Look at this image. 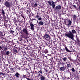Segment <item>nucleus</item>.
Listing matches in <instances>:
<instances>
[{"label":"nucleus","mask_w":80,"mask_h":80,"mask_svg":"<svg viewBox=\"0 0 80 80\" xmlns=\"http://www.w3.org/2000/svg\"><path fill=\"white\" fill-rule=\"evenodd\" d=\"M76 33V31L75 30H72V32L69 31L68 34L65 33V36H66L67 37H68L69 38H71L72 40H74V34Z\"/></svg>","instance_id":"obj_1"},{"label":"nucleus","mask_w":80,"mask_h":80,"mask_svg":"<svg viewBox=\"0 0 80 80\" xmlns=\"http://www.w3.org/2000/svg\"><path fill=\"white\" fill-rule=\"evenodd\" d=\"M48 3H49V5L51 6H52V7L53 8H55V3L54 2L52 1L51 2V1H48Z\"/></svg>","instance_id":"obj_2"},{"label":"nucleus","mask_w":80,"mask_h":80,"mask_svg":"<svg viewBox=\"0 0 80 80\" xmlns=\"http://www.w3.org/2000/svg\"><path fill=\"white\" fill-rule=\"evenodd\" d=\"M4 5L7 8H10V2L7 1L5 2L4 3Z\"/></svg>","instance_id":"obj_3"},{"label":"nucleus","mask_w":80,"mask_h":80,"mask_svg":"<svg viewBox=\"0 0 80 80\" xmlns=\"http://www.w3.org/2000/svg\"><path fill=\"white\" fill-rule=\"evenodd\" d=\"M62 8V6L60 5L57 6L55 8V9L57 11H60Z\"/></svg>","instance_id":"obj_4"},{"label":"nucleus","mask_w":80,"mask_h":80,"mask_svg":"<svg viewBox=\"0 0 80 80\" xmlns=\"http://www.w3.org/2000/svg\"><path fill=\"white\" fill-rule=\"evenodd\" d=\"M44 38L47 41L50 40V36L48 34H45L44 36Z\"/></svg>","instance_id":"obj_5"},{"label":"nucleus","mask_w":80,"mask_h":80,"mask_svg":"<svg viewBox=\"0 0 80 80\" xmlns=\"http://www.w3.org/2000/svg\"><path fill=\"white\" fill-rule=\"evenodd\" d=\"M30 26H31V29L32 30H34V27L33 24H32V22H29Z\"/></svg>","instance_id":"obj_6"},{"label":"nucleus","mask_w":80,"mask_h":80,"mask_svg":"<svg viewBox=\"0 0 80 80\" xmlns=\"http://www.w3.org/2000/svg\"><path fill=\"white\" fill-rule=\"evenodd\" d=\"M22 32L24 33H25L26 35H28V30H27L26 28L23 29L22 30Z\"/></svg>","instance_id":"obj_7"},{"label":"nucleus","mask_w":80,"mask_h":80,"mask_svg":"<svg viewBox=\"0 0 80 80\" xmlns=\"http://www.w3.org/2000/svg\"><path fill=\"white\" fill-rule=\"evenodd\" d=\"M40 78L41 80H45L46 78L45 76H43L42 75H40Z\"/></svg>","instance_id":"obj_8"},{"label":"nucleus","mask_w":80,"mask_h":80,"mask_svg":"<svg viewBox=\"0 0 80 80\" xmlns=\"http://www.w3.org/2000/svg\"><path fill=\"white\" fill-rule=\"evenodd\" d=\"M72 18L73 21H76L77 20V16H76V15H73Z\"/></svg>","instance_id":"obj_9"},{"label":"nucleus","mask_w":80,"mask_h":80,"mask_svg":"<svg viewBox=\"0 0 80 80\" xmlns=\"http://www.w3.org/2000/svg\"><path fill=\"white\" fill-rule=\"evenodd\" d=\"M15 76H16V77L17 78H19L20 74H19V73H18V72L16 73L15 74Z\"/></svg>","instance_id":"obj_10"},{"label":"nucleus","mask_w":80,"mask_h":80,"mask_svg":"<svg viewBox=\"0 0 80 80\" xmlns=\"http://www.w3.org/2000/svg\"><path fill=\"white\" fill-rule=\"evenodd\" d=\"M1 49H2V50H4L5 51H7V48L4 47H2Z\"/></svg>","instance_id":"obj_11"},{"label":"nucleus","mask_w":80,"mask_h":80,"mask_svg":"<svg viewBox=\"0 0 80 80\" xmlns=\"http://www.w3.org/2000/svg\"><path fill=\"white\" fill-rule=\"evenodd\" d=\"M68 26H69V27H70V25H71V23H72V21H71L70 20H68Z\"/></svg>","instance_id":"obj_12"},{"label":"nucleus","mask_w":80,"mask_h":80,"mask_svg":"<svg viewBox=\"0 0 80 80\" xmlns=\"http://www.w3.org/2000/svg\"><path fill=\"white\" fill-rule=\"evenodd\" d=\"M59 70H60V71H64L65 70V68L61 67L60 68Z\"/></svg>","instance_id":"obj_13"},{"label":"nucleus","mask_w":80,"mask_h":80,"mask_svg":"<svg viewBox=\"0 0 80 80\" xmlns=\"http://www.w3.org/2000/svg\"><path fill=\"white\" fill-rule=\"evenodd\" d=\"M38 25H43V22L42 21H40L39 22V23H38Z\"/></svg>","instance_id":"obj_14"},{"label":"nucleus","mask_w":80,"mask_h":80,"mask_svg":"<svg viewBox=\"0 0 80 80\" xmlns=\"http://www.w3.org/2000/svg\"><path fill=\"white\" fill-rule=\"evenodd\" d=\"M18 51L17 49H16L14 50V52L15 53H18Z\"/></svg>","instance_id":"obj_15"},{"label":"nucleus","mask_w":80,"mask_h":80,"mask_svg":"<svg viewBox=\"0 0 80 80\" xmlns=\"http://www.w3.org/2000/svg\"><path fill=\"white\" fill-rule=\"evenodd\" d=\"M2 11V15H3V16H5V12H4V10H3V9H2L1 10Z\"/></svg>","instance_id":"obj_16"},{"label":"nucleus","mask_w":80,"mask_h":80,"mask_svg":"<svg viewBox=\"0 0 80 80\" xmlns=\"http://www.w3.org/2000/svg\"><path fill=\"white\" fill-rule=\"evenodd\" d=\"M65 49L67 52H71V51L69 50L67 47H65Z\"/></svg>","instance_id":"obj_17"},{"label":"nucleus","mask_w":80,"mask_h":80,"mask_svg":"<svg viewBox=\"0 0 80 80\" xmlns=\"http://www.w3.org/2000/svg\"><path fill=\"white\" fill-rule=\"evenodd\" d=\"M76 41L77 43H78V44L80 43V41L79 40V39L78 38H77V39H76Z\"/></svg>","instance_id":"obj_18"},{"label":"nucleus","mask_w":80,"mask_h":80,"mask_svg":"<svg viewBox=\"0 0 80 80\" xmlns=\"http://www.w3.org/2000/svg\"><path fill=\"white\" fill-rule=\"evenodd\" d=\"M62 60H63L64 62H67V58L65 57L62 58Z\"/></svg>","instance_id":"obj_19"},{"label":"nucleus","mask_w":80,"mask_h":80,"mask_svg":"<svg viewBox=\"0 0 80 80\" xmlns=\"http://www.w3.org/2000/svg\"><path fill=\"white\" fill-rule=\"evenodd\" d=\"M67 66L68 68H70L71 67V64H70V63L68 64H67Z\"/></svg>","instance_id":"obj_20"},{"label":"nucleus","mask_w":80,"mask_h":80,"mask_svg":"<svg viewBox=\"0 0 80 80\" xmlns=\"http://www.w3.org/2000/svg\"><path fill=\"white\" fill-rule=\"evenodd\" d=\"M10 54V52L9 51H7L6 54H5L6 55H8Z\"/></svg>","instance_id":"obj_21"},{"label":"nucleus","mask_w":80,"mask_h":80,"mask_svg":"<svg viewBox=\"0 0 80 80\" xmlns=\"http://www.w3.org/2000/svg\"><path fill=\"white\" fill-rule=\"evenodd\" d=\"M0 75H5V73L3 72H0Z\"/></svg>","instance_id":"obj_22"},{"label":"nucleus","mask_w":80,"mask_h":80,"mask_svg":"<svg viewBox=\"0 0 80 80\" xmlns=\"http://www.w3.org/2000/svg\"><path fill=\"white\" fill-rule=\"evenodd\" d=\"M34 6L35 7H37V6H38V4L37 3H35L34 4Z\"/></svg>","instance_id":"obj_23"},{"label":"nucleus","mask_w":80,"mask_h":80,"mask_svg":"<svg viewBox=\"0 0 80 80\" xmlns=\"http://www.w3.org/2000/svg\"><path fill=\"white\" fill-rule=\"evenodd\" d=\"M48 52V51L46 49L45 50L44 53H47Z\"/></svg>","instance_id":"obj_24"},{"label":"nucleus","mask_w":80,"mask_h":80,"mask_svg":"<svg viewBox=\"0 0 80 80\" xmlns=\"http://www.w3.org/2000/svg\"><path fill=\"white\" fill-rule=\"evenodd\" d=\"M72 7H73L74 8H75V9L77 8V7H76V6L75 5H73Z\"/></svg>","instance_id":"obj_25"},{"label":"nucleus","mask_w":80,"mask_h":80,"mask_svg":"<svg viewBox=\"0 0 80 80\" xmlns=\"http://www.w3.org/2000/svg\"><path fill=\"white\" fill-rule=\"evenodd\" d=\"M71 70L73 72H75V69H74V68H73Z\"/></svg>","instance_id":"obj_26"},{"label":"nucleus","mask_w":80,"mask_h":80,"mask_svg":"<svg viewBox=\"0 0 80 80\" xmlns=\"http://www.w3.org/2000/svg\"><path fill=\"white\" fill-rule=\"evenodd\" d=\"M38 20H39V21L41 20H42V18H41V17L39 18H38Z\"/></svg>","instance_id":"obj_27"},{"label":"nucleus","mask_w":80,"mask_h":80,"mask_svg":"<svg viewBox=\"0 0 80 80\" xmlns=\"http://www.w3.org/2000/svg\"><path fill=\"white\" fill-rule=\"evenodd\" d=\"M39 73H40L42 74V69L41 70L39 71Z\"/></svg>","instance_id":"obj_28"},{"label":"nucleus","mask_w":80,"mask_h":80,"mask_svg":"<svg viewBox=\"0 0 80 80\" xmlns=\"http://www.w3.org/2000/svg\"><path fill=\"white\" fill-rule=\"evenodd\" d=\"M36 18H38V17H39V16H38V15H36Z\"/></svg>","instance_id":"obj_29"},{"label":"nucleus","mask_w":80,"mask_h":80,"mask_svg":"<svg viewBox=\"0 0 80 80\" xmlns=\"http://www.w3.org/2000/svg\"><path fill=\"white\" fill-rule=\"evenodd\" d=\"M11 33H14V31H11Z\"/></svg>","instance_id":"obj_30"},{"label":"nucleus","mask_w":80,"mask_h":80,"mask_svg":"<svg viewBox=\"0 0 80 80\" xmlns=\"http://www.w3.org/2000/svg\"><path fill=\"white\" fill-rule=\"evenodd\" d=\"M13 70V68H11L10 69V70H11V71Z\"/></svg>","instance_id":"obj_31"},{"label":"nucleus","mask_w":80,"mask_h":80,"mask_svg":"<svg viewBox=\"0 0 80 80\" xmlns=\"http://www.w3.org/2000/svg\"><path fill=\"white\" fill-rule=\"evenodd\" d=\"M78 2H79V4H80V1L79 0H78Z\"/></svg>","instance_id":"obj_32"},{"label":"nucleus","mask_w":80,"mask_h":80,"mask_svg":"<svg viewBox=\"0 0 80 80\" xmlns=\"http://www.w3.org/2000/svg\"><path fill=\"white\" fill-rule=\"evenodd\" d=\"M42 48H43V50H44V49H45V47H42Z\"/></svg>","instance_id":"obj_33"},{"label":"nucleus","mask_w":80,"mask_h":80,"mask_svg":"<svg viewBox=\"0 0 80 80\" xmlns=\"http://www.w3.org/2000/svg\"><path fill=\"white\" fill-rule=\"evenodd\" d=\"M33 20H37L36 19H33Z\"/></svg>","instance_id":"obj_34"},{"label":"nucleus","mask_w":80,"mask_h":80,"mask_svg":"<svg viewBox=\"0 0 80 80\" xmlns=\"http://www.w3.org/2000/svg\"><path fill=\"white\" fill-rule=\"evenodd\" d=\"M27 79V80H28V79H29V78H26Z\"/></svg>","instance_id":"obj_35"},{"label":"nucleus","mask_w":80,"mask_h":80,"mask_svg":"<svg viewBox=\"0 0 80 80\" xmlns=\"http://www.w3.org/2000/svg\"><path fill=\"white\" fill-rule=\"evenodd\" d=\"M28 80H31V79H30L29 78V79H28Z\"/></svg>","instance_id":"obj_36"},{"label":"nucleus","mask_w":80,"mask_h":80,"mask_svg":"<svg viewBox=\"0 0 80 80\" xmlns=\"http://www.w3.org/2000/svg\"><path fill=\"white\" fill-rule=\"evenodd\" d=\"M0 77H1V78H2V76H1Z\"/></svg>","instance_id":"obj_37"},{"label":"nucleus","mask_w":80,"mask_h":80,"mask_svg":"<svg viewBox=\"0 0 80 80\" xmlns=\"http://www.w3.org/2000/svg\"><path fill=\"white\" fill-rule=\"evenodd\" d=\"M76 37H77V36H76Z\"/></svg>","instance_id":"obj_38"},{"label":"nucleus","mask_w":80,"mask_h":80,"mask_svg":"<svg viewBox=\"0 0 80 80\" xmlns=\"http://www.w3.org/2000/svg\"><path fill=\"white\" fill-rule=\"evenodd\" d=\"M37 23H38V21H37Z\"/></svg>","instance_id":"obj_39"},{"label":"nucleus","mask_w":80,"mask_h":80,"mask_svg":"<svg viewBox=\"0 0 80 80\" xmlns=\"http://www.w3.org/2000/svg\"><path fill=\"white\" fill-rule=\"evenodd\" d=\"M79 20H80V18H79Z\"/></svg>","instance_id":"obj_40"}]
</instances>
